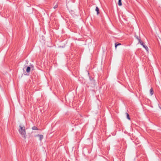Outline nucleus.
<instances>
[{
    "label": "nucleus",
    "instance_id": "7ed1b4c3",
    "mask_svg": "<svg viewBox=\"0 0 161 161\" xmlns=\"http://www.w3.org/2000/svg\"><path fill=\"white\" fill-rule=\"evenodd\" d=\"M144 48L147 51H148V47L145 45L144 44V43L143 44V45H142Z\"/></svg>",
    "mask_w": 161,
    "mask_h": 161
},
{
    "label": "nucleus",
    "instance_id": "f8f14e48",
    "mask_svg": "<svg viewBox=\"0 0 161 161\" xmlns=\"http://www.w3.org/2000/svg\"><path fill=\"white\" fill-rule=\"evenodd\" d=\"M142 45H143L144 43L142 41H141L140 42H139Z\"/></svg>",
    "mask_w": 161,
    "mask_h": 161
},
{
    "label": "nucleus",
    "instance_id": "423d86ee",
    "mask_svg": "<svg viewBox=\"0 0 161 161\" xmlns=\"http://www.w3.org/2000/svg\"><path fill=\"white\" fill-rule=\"evenodd\" d=\"M32 129L33 130H38L39 129L37 127L35 126H34L32 127Z\"/></svg>",
    "mask_w": 161,
    "mask_h": 161
},
{
    "label": "nucleus",
    "instance_id": "9d476101",
    "mask_svg": "<svg viewBox=\"0 0 161 161\" xmlns=\"http://www.w3.org/2000/svg\"><path fill=\"white\" fill-rule=\"evenodd\" d=\"M126 115H127V118L129 119H130V118L129 117V115L127 113H126Z\"/></svg>",
    "mask_w": 161,
    "mask_h": 161
},
{
    "label": "nucleus",
    "instance_id": "4468645a",
    "mask_svg": "<svg viewBox=\"0 0 161 161\" xmlns=\"http://www.w3.org/2000/svg\"><path fill=\"white\" fill-rule=\"evenodd\" d=\"M138 43L140 42L141 41V39L140 38L138 40Z\"/></svg>",
    "mask_w": 161,
    "mask_h": 161
},
{
    "label": "nucleus",
    "instance_id": "1a4fd4ad",
    "mask_svg": "<svg viewBox=\"0 0 161 161\" xmlns=\"http://www.w3.org/2000/svg\"><path fill=\"white\" fill-rule=\"evenodd\" d=\"M150 93L151 94V95H152L153 94V89L152 88H151L150 90Z\"/></svg>",
    "mask_w": 161,
    "mask_h": 161
},
{
    "label": "nucleus",
    "instance_id": "9b49d317",
    "mask_svg": "<svg viewBox=\"0 0 161 161\" xmlns=\"http://www.w3.org/2000/svg\"><path fill=\"white\" fill-rule=\"evenodd\" d=\"M58 5H55L54 6V7H53V8L54 9H55V8H57L58 7Z\"/></svg>",
    "mask_w": 161,
    "mask_h": 161
},
{
    "label": "nucleus",
    "instance_id": "f03ea898",
    "mask_svg": "<svg viewBox=\"0 0 161 161\" xmlns=\"http://www.w3.org/2000/svg\"><path fill=\"white\" fill-rule=\"evenodd\" d=\"M36 136H38L40 141H41L43 138V136L42 135H37Z\"/></svg>",
    "mask_w": 161,
    "mask_h": 161
},
{
    "label": "nucleus",
    "instance_id": "0eeeda50",
    "mask_svg": "<svg viewBox=\"0 0 161 161\" xmlns=\"http://www.w3.org/2000/svg\"><path fill=\"white\" fill-rule=\"evenodd\" d=\"M121 43H118V42H116L115 43V48H116L117 46H118L119 45H121Z\"/></svg>",
    "mask_w": 161,
    "mask_h": 161
},
{
    "label": "nucleus",
    "instance_id": "f257e3e1",
    "mask_svg": "<svg viewBox=\"0 0 161 161\" xmlns=\"http://www.w3.org/2000/svg\"><path fill=\"white\" fill-rule=\"evenodd\" d=\"M19 129V133L23 136L24 137H25V135L26 134L25 131V128L24 126H22L21 125H20Z\"/></svg>",
    "mask_w": 161,
    "mask_h": 161
},
{
    "label": "nucleus",
    "instance_id": "20e7f679",
    "mask_svg": "<svg viewBox=\"0 0 161 161\" xmlns=\"http://www.w3.org/2000/svg\"><path fill=\"white\" fill-rule=\"evenodd\" d=\"M31 67L29 66H28L26 69V71L27 73H29L31 70Z\"/></svg>",
    "mask_w": 161,
    "mask_h": 161
},
{
    "label": "nucleus",
    "instance_id": "2eb2a0df",
    "mask_svg": "<svg viewBox=\"0 0 161 161\" xmlns=\"http://www.w3.org/2000/svg\"><path fill=\"white\" fill-rule=\"evenodd\" d=\"M136 38L138 40L139 38L138 37V36H136Z\"/></svg>",
    "mask_w": 161,
    "mask_h": 161
},
{
    "label": "nucleus",
    "instance_id": "6e6552de",
    "mask_svg": "<svg viewBox=\"0 0 161 161\" xmlns=\"http://www.w3.org/2000/svg\"><path fill=\"white\" fill-rule=\"evenodd\" d=\"M118 4L119 6L122 5L121 0H119L118 2Z\"/></svg>",
    "mask_w": 161,
    "mask_h": 161
},
{
    "label": "nucleus",
    "instance_id": "ddd939ff",
    "mask_svg": "<svg viewBox=\"0 0 161 161\" xmlns=\"http://www.w3.org/2000/svg\"><path fill=\"white\" fill-rule=\"evenodd\" d=\"M30 65V66H31V68H33V66H33V64H31V65Z\"/></svg>",
    "mask_w": 161,
    "mask_h": 161
},
{
    "label": "nucleus",
    "instance_id": "39448f33",
    "mask_svg": "<svg viewBox=\"0 0 161 161\" xmlns=\"http://www.w3.org/2000/svg\"><path fill=\"white\" fill-rule=\"evenodd\" d=\"M95 10L97 12V14H98L99 13V9L97 7H96Z\"/></svg>",
    "mask_w": 161,
    "mask_h": 161
}]
</instances>
